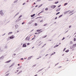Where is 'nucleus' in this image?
I'll use <instances>...</instances> for the list:
<instances>
[{"mask_svg":"<svg viewBox=\"0 0 76 76\" xmlns=\"http://www.w3.org/2000/svg\"><path fill=\"white\" fill-rule=\"evenodd\" d=\"M35 14H34L33 15H31V17H34V16H35Z\"/></svg>","mask_w":76,"mask_h":76,"instance_id":"nucleus-13","label":"nucleus"},{"mask_svg":"<svg viewBox=\"0 0 76 76\" xmlns=\"http://www.w3.org/2000/svg\"><path fill=\"white\" fill-rule=\"evenodd\" d=\"M72 12H73V11H71L70 12V13H72Z\"/></svg>","mask_w":76,"mask_h":76,"instance_id":"nucleus-26","label":"nucleus"},{"mask_svg":"<svg viewBox=\"0 0 76 76\" xmlns=\"http://www.w3.org/2000/svg\"><path fill=\"white\" fill-rule=\"evenodd\" d=\"M19 72L17 74V75H19Z\"/></svg>","mask_w":76,"mask_h":76,"instance_id":"nucleus-57","label":"nucleus"},{"mask_svg":"<svg viewBox=\"0 0 76 76\" xmlns=\"http://www.w3.org/2000/svg\"><path fill=\"white\" fill-rule=\"evenodd\" d=\"M15 38V37H13V36H11L10 37H9L8 38V40H10V39H13V38Z\"/></svg>","mask_w":76,"mask_h":76,"instance_id":"nucleus-2","label":"nucleus"},{"mask_svg":"<svg viewBox=\"0 0 76 76\" xmlns=\"http://www.w3.org/2000/svg\"><path fill=\"white\" fill-rule=\"evenodd\" d=\"M58 45H56L55 46H54V47H53V48H56V47H58Z\"/></svg>","mask_w":76,"mask_h":76,"instance_id":"nucleus-14","label":"nucleus"},{"mask_svg":"<svg viewBox=\"0 0 76 76\" xmlns=\"http://www.w3.org/2000/svg\"><path fill=\"white\" fill-rule=\"evenodd\" d=\"M46 45V44H45L42 47H44V46H45V45Z\"/></svg>","mask_w":76,"mask_h":76,"instance_id":"nucleus-29","label":"nucleus"},{"mask_svg":"<svg viewBox=\"0 0 76 76\" xmlns=\"http://www.w3.org/2000/svg\"><path fill=\"white\" fill-rule=\"evenodd\" d=\"M41 0H37V1H40Z\"/></svg>","mask_w":76,"mask_h":76,"instance_id":"nucleus-50","label":"nucleus"},{"mask_svg":"<svg viewBox=\"0 0 76 76\" xmlns=\"http://www.w3.org/2000/svg\"><path fill=\"white\" fill-rule=\"evenodd\" d=\"M42 32V31H39V32H38V34H41V32Z\"/></svg>","mask_w":76,"mask_h":76,"instance_id":"nucleus-16","label":"nucleus"},{"mask_svg":"<svg viewBox=\"0 0 76 76\" xmlns=\"http://www.w3.org/2000/svg\"><path fill=\"white\" fill-rule=\"evenodd\" d=\"M29 2V1H28V0H27V2Z\"/></svg>","mask_w":76,"mask_h":76,"instance_id":"nucleus-62","label":"nucleus"},{"mask_svg":"<svg viewBox=\"0 0 76 76\" xmlns=\"http://www.w3.org/2000/svg\"><path fill=\"white\" fill-rule=\"evenodd\" d=\"M31 57H32V56H30L28 58V60H30V59L31 58Z\"/></svg>","mask_w":76,"mask_h":76,"instance_id":"nucleus-20","label":"nucleus"},{"mask_svg":"<svg viewBox=\"0 0 76 76\" xmlns=\"http://www.w3.org/2000/svg\"><path fill=\"white\" fill-rule=\"evenodd\" d=\"M76 38H74V41H76Z\"/></svg>","mask_w":76,"mask_h":76,"instance_id":"nucleus-28","label":"nucleus"},{"mask_svg":"<svg viewBox=\"0 0 76 76\" xmlns=\"http://www.w3.org/2000/svg\"><path fill=\"white\" fill-rule=\"evenodd\" d=\"M59 13H60V12H58L56 14V15H58V14H59Z\"/></svg>","mask_w":76,"mask_h":76,"instance_id":"nucleus-24","label":"nucleus"},{"mask_svg":"<svg viewBox=\"0 0 76 76\" xmlns=\"http://www.w3.org/2000/svg\"><path fill=\"white\" fill-rule=\"evenodd\" d=\"M42 21H43V20H41L40 21V22H42Z\"/></svg>","mask_w":76,"mask_h":76,"instance_id":"nucleus-48","label":"nucleus"},{"mask_svg":"<svg viewBox=\"0 0 76 76\" xmlns=\"http://www.w3.org/2000/svg\"><path fill=\"white\" fill-rule=\"evenodd\" d=\"M25 4V3H23V5H24V4Z\"/></svg>","mask_w":76,"mask_h":76,"instance_id":"nucleus-54","label":"nucleus"},{"mask_svg":"<svg viewBox=\"0 0 76 76\" xmlns=\"http://www.w3.org/2000/svg\"><path fill=\"white\" fill-rule=\"evenodd\" d=\"M58 3V1L56 2H55V4H57V3Z\"/></svg>","mask_w":76,"mask_h":76,"instance_id":"nucleus-30","label":"nucleus"},{"mask_svg":"<svg viewBox=\"0 0 76 76\" xmlns=\"http://www.w3.org/2000/svg\"><path fill=\"white\" fill-rule=\"evenodd\" d=\"M76 44H73L72 46V48H75V47H76Z\"/></svg>","mask_w":76,"mask_h":76,"instance_id":"nucleus-6","label":"nucleus"},{"mask_svg":"<svg viewBox=\"0 0 76 76\" xmlns=\"http://www.w3.org/2000/svg\"><path fill=\"white\" fill-rule=\"evenodd\" d=\"M29 39H30V37H27L25 39V40L26 41H27V40H28V41H29Z\"/></svg>","mask_w":76,"mask_h":76,"instance_id":"nucleus-3","label":"nucleus"},{"mask_svg":"<svg viewBox=\"0 0 76 76\" xmlns=\"http://www.w3.org/2000/svg\"><path fill=\"white\" fill-rule=\"evenodd\" d=\"M65 50H66V48H64L63 50V51H64Z\"/></svg>","mask_w":76,"mask_h":76,"instance_id":"nucleus-39","label":"nucleus"},{"mask_svg":"<svg viewBox=\"0 0 76 76\" xmlns=\"http://www.w3.org/2000/svg\"><path fill=\"white\" fill-rule=\"evenodd\" d=\"M27 45H29V43H28L27 44Z\"/></svg>","mask_w":76,"mask_h":76,"instance_id":"nucleus-45","label":"nucleus"},{"mask_svg":"<svg viewBox=\"0 0 76 76\" xmlns=\"http://www.w3.org/2000/svg\"><path fill=\"white\" fill-rule=\"evenodd\" d=\"M42 6V4H41L40 5L39 7H41Z\"/></svg>","mask_w":76,"mask_h":76,"instance_id":"nucleus-40","label":"nucleus"},{"mask_svg":"<svg viewBox=\"0 0 76 76\" xmlns=\"http://www.w3.org/2000/svg\"><path fill=\"white\" fill-rule=\"evenodd\" d=\"M35 26H37V23H35Z\"/></svg>","mask_w":76,"mask_h":76,"instance_id":"nucleus-35","label":"nucleus"},{"mask_svg":"<svg viewBox=\"0 0 76 76\" xmlns=\"http://www.w3.org/2000/svg\"><path fill=\"white\" fill-rule=\"evenodd\" d=\"M19 21V20H18L16 21V22H18Z\"/></svg>","mask_w":76,"mask_h":76,"instance_id":"nucleus-25","label":"nucleus"},{"mask_svg":"<svg viewBox=\"0 0 76 76\" xmlns=\"http://www.w3.org/2000/svg\"><path fill=\"white\" fill-rule=\"evenodd\" d=\"M8 35H10V33H9Z\"/></svg>","mask_w":76,"mask_h":76,"instance_id":"nucleus-63","label":"nucleus"},{"mask_svg":"<svg viewBox=\"0 0 76 76\" xmlns=\"http://www.w3.org/2000/svg\"><path fill=\"white\" fill-rule=\"evenodd\" d=\"M1 50V49L0 48V52H1V51H3V50Z\"/></svg>","mask_w":76,"mask_h":76,"instance_id":"nucleus-44","label":"nucleus"},{"mask_svg":"<svg viewBox=\"0 0 76 76\" xmlns=\"http://www.w3.org/2000/svg\"><path fill=\"white\" fill-rule=\"evenodd\" d=\"M19 32V30L17 31V32Z\"/></svg>","mask_w":76,"mask_h":76,"instance_id":"nucleus-56","label":"nucleus"},{"mask_svg":"<svg viewBox=\"0 0 76 76\" xmlns=\"http://www.w3.org/2000/svg\"><path fill=\"white\" fill-rule=\"evenodd\" d=\"M26 45L25 44H23V47H26Z\"/></svg>","mask_w":76,"mask_h":76,"instance_id":"nucleus-7","label":"nucleus"},{"mask_svg":"<svg viewBox=\"0 0 76 76\" xmlns=\"http://www.w3.org/2000/svg\"><path fill=\"white\" fill-rule=\"evenodd\" d=\"M56 7V5H53L51 7V8H52V9H54L55 7Z\"/></svg>","mask_w":76,"mask_h":76,"instance_id":"nucleus-4","label":"nucleus"},{"mask_svg":"<svg viewBox=\"0 0 76 76\" xmlns=\"http://www.w3.org/2000/svg\"><path fill=\"white\" fill-rule=\"evenodd\" d=\"M19 12H18L17 13L16 15L15 16H15H17V15H19Z\"/></svg>","mask_w":76,"mask_h":76,"instance_id":"nucleus-19","label":"nucleus"},{"mask_svg":"<svg viewBox=\"0 0 76 76\" xmlns=\"http://www.w3.org/2000/svg\"><path fill=\"white\" fill-rule=\"evenodd\" d=\"M25 23V22H23V23H22V25H23Z\"/></svg>","mask_w":76,"mask_h":76,"instance_id":"nucleus-36","label":"nucleus"},{"mask_svg":"<svg viewBox=\"0 0 76 76\" xmlns=\"http://www.w3.org/2000/svg\"><path fill=\"white\" fill-rule=\"evenodd\" d=\"M18 1V0H15L14 2V3H17V2Z\"/></svg>","mask_w":76,"mask_h":76,"instance_id":"nucleus-11","label":"nucleus"},{"mask_svg":"<svg viewBox=\"0 0 76 76\" xmlns=\"http://www.w3.org/2000/svg\"><path fill=\"white\" fill-rule=\"evenodd\" d=\"M36 4V3H35V2H34V4Z\"/></svg>","mask_w":76,"mask_h":76,"instance_id":"nucleus-60","label":"nucleus"},{"mask_svg":"<svg viewBox=\"0 0 76 76\" xmlns=\"http://www.w3.org/2000/svg\"><path fill=\"white\" fill-rule=\"evenodd\" d=\"M21 60H23V58H21Z\"/></svg>","mask_w":76,"mask_h":76,"instance_id":"nucleus-52","label":"nucleus"},{"mask_svg":"<svg viewBox=\"0 0 76 76\" xmlns=\"http://www.w3.org/2000/svg\"><path fill=\"white\" fill-rule=\"evenodd\" d=\"M9 75V73L7 74L6 75V76H8Z\"/></svg>","mask_w":76,"mask_h":76,"instance_id":"nucleus-34","label":"nucleus"},{"mask_svg":"<svg viewBox=\"0 0 76 76\" xmlns=\"http://www.w3.org/2000/svg\"><path fill=\"white\" fill-rule=\"evenodd\" d=\"M47 25V24H44L43 26H46V25Z\"/></svg>","mask_w":76,"mask_h":76,"instance_id":"nucleus-33","label":"nucleus"},{"mask_svg":"<svg viewBox=\"0 0 76 76\" xmlns=\"http://www.w3.org/2000/svg\"><path fill=\"white\" fill-rule=\"evenodd\" d=\"M48 9L47 8H46L45 9V10H48Z\"/></svg>","mask_w":76,"mask_h":76,"instance_id":"nucleus-31","label":"nucleus"},{"mask_svg":"<svg viewBox=\"0 0 76 76\" xmlns=\"http://www.w3.org/2000/svg\"><path fill=\"white\" fill-rule=\"evenodd\" d=\"M10 61H11V60L6 61L5 63H9Z\"/></svg>","mask_w":76,"mask_h":76,"instance_id":"nucleus-10","label":"nucleus"},{"mask_svg":"<svg viewBox=\"0 0 76 76\" xmlns=\"http://www.w3.org/2000/svg\"><path fill=\"white\" fill-rule=\"evenodd\" d=\"M57 19V17H56L55 18V19Z\"/></svg>","mask_w":76,"mask_h":76,"instance_id":"nucleus-41","label":"nucleus"},{"mask_svg":"<svg viewBox=\"0 0 76 76\" xmlns=\"http://www.w3.org/2000/svg\"><path fill=\"white\" fill-rule=\"evenodd\" d=\"M14 56H16V54L14 53Z\"/></svg>","mask_w":76,"mask_h":76,"instance_id":"nucleus-53","label":"nucleus"},{"mask_svg":"<svg viewBox=\"0 0 76 76\" xmlns=\"http://www.w3.org/2000/svg\"><path fill=\"white\" fill-rule=\"evenodd\" d=\"M0 14L1 16H4V13L3 12V10H1L0 11Z\"/></svg>","mask_w":76,"mask_h":76,"instance_id":"nucleus-1","label":"nucleus"},{"mask_svg":"<svg viewBox=\"0 0 76 76\" xmlns=\"http://www.w3.org/2000/svg\"><path fill=\"white\" fill-rule=\"evenodd\" d=\"M69 50H66L65 51V52L66 53H68V52H69Z\"/></svg>","mask_w":76,"mask_h":76,"instance_id":"nucleus-21","label":"nucleus"},{"mask_svg":"<svg viewBox=\"0 0 76 76\" xmlns=\"http://www.w3.org/2000/svg\"><path fill=\"white\" fill-rule=\"evenodd\" d=\"M7 48V45H6L5 46V48Z\"/></svg>","mask_w":76,"mask_h":76,"instance_id":"nucleus-18","label":"nucleus"},{"mask_svg":"<svg viewBox=\"0 0 76 76\" xmlns=\"http://www.w3.org/2000/svg\"><path fill=\"white\" fill-rule=\"evenodd\" d=\"M18 66H19V64H18Z\"/></svg>","mask_w":76,"mask_h":76,"instance_id":"nucleus-64","label":"nucleus"},{"mask_svg":"<svg viewBox=\"0 0 76 76\" xmlns=\"http://www.w3.org/2000/svg\"><path fill=\"white\" fill-rule=\"evenodd\" d=\"M4 56H2L0 57V60H2V59H3V58H4Z\"/></svg>","mask_w":76,"mask_h":76,"instance_id":"nucleus-5","label":"nucleus"},{"mask_svg":"<svg viewBox=\"0 0 76 76\" xmlns=\"http://www.w3.org/2000/svg\"><path fill=\"white\" fill-rule=\"evenodd\" d=\"M35 39V37H34L32 39V40H33V39Z\"/></svg>","mask_w":76,"mask_h":76,"instance_id":"nucleus-38","label":"nucleus"},{"mask_svg":"<svg viewBox=\"0 0 76 76\" xmlns=\"http://www.w3.org/2000/svg\"><path fill=\"white\" fill-rule=\"evenodd\" d=\"M19 72V70H17V72H16L15 73H17V72Z\"/></svg>","mask_w":76,"mask_h":76,"instance_id":"nucleus-32","label":"nucleus"},{"mask_svg":"<svg viewBox=\"0 0 76 76\" xmlns=\"http://www.w3.org/2000/svg\"><path fill=\"white\" fill-rule=\"evenodd\" d=\"M47 37V35L45 36V37H43V38H45V37Z\"/></svg>","mask_w":76,"mask_h":76,"instance_id":"nucleus-42","label":"nucleus"},{"mask_svg":"<svg viewBox=\"0 0 76 76\" xmlns=\"http://www.w3.org/2000/svg\"><path fill=\"white\" fill-rule=\"evenodd\" d=\"M19 26L18 25H15V27L16 28H18Z\"/></svg>","mask_w":76,"mask_h":76,"instance_id":"nucleus-12","label":"nucleus"},{"mask_svg":"<svg viewBox=\"0 0 76 76\" xmlns=\"http://www.w3.org/2000/svg\"><path fill=\"white\" fill-rule=\"evenodd\" d=\"M68 3H65L64 4V6H66V5H67Z\"/></svg>","mask_w":76,"mask_h":76,"instance_id":"nucleus-22","label":"nucleus"},{"mask_svg":"<svg viewBox=\"0 0 76 76\" xmlns=\"http://www.w3.org/2000/svg\"><path fill=\"white\" fill-rule=\"evenodd\" d=\"M42 30V29H41L40 30H37V32H39L40 31H41Z\"/></svg>","mask_w":76,"mask_h":76,"instance_id":"nucleus-15","label":"nucleus"},{"mask_svg":"<svg viewBox=\"0 0 76 76\" xmlns=\"http://www.w3.org/2000/svg\"><path fill=\"white\" fill-rule=\"evenodd\" d=\"M56 54V52H54L53 53H52L51 55V56H52V55H54V54Z\"/></svg>","mask_w":76,"mask_h":76,"instance_id":"nucleus-23","label":"nucleus"},{"mask_svg":"<svg viewBox=\"0 0 76 76\" xmlns=\"http://www.w3.org/2000/svg\"><path fill=\"white\" fill-rule=\"evenodd\" d=\"M43 12H44V11H42L40 12L38 14V15H39L41 13H42Z\"/></svg>","mask_w":76,"mask_h":76,"instance_id":"nucleus-17","label":"nucleus"},{"mask_svg":"<svg viewBox=\"0 0 76 76\" xmlns=\"http://www.w3.org/2000/svg\"><path fill=\"white\" fill-rule=\"evenodd\" d=\"M61 17H62V15H61L59 16L58 17V18H61Z\"/></svg>","mask_w":76,"mask_h":76,"instance_id":"nucleus-27","label":"nucleus"},{"mask_svg":"<svg viewBox=\"0 0 76 76\" xmlns=\"http://www.w3.org/2000/svg\"><path fill=\"white\" fill-rule=\"evenodd\" d=\"M60 9H61L60 8H58L56 10V12H58V11H60Z\"/></svg>","mask_w":76,"mask_h":76,"instance_id":"nucleus-8","label":"nucleus"},{"mask_svg":"<svg viewBox=\"0 0 76 76\" xmlns=\"http://www.w3.org/2000/svg\"><path fill=\"white\" fill-rule=\"evenodd\" d=\"M65 39L64 37L62 39V40H63Z\"/></svg>","mask_w":76,"mask_h":76,"instance_id":"nucleus-47","label":"nucleus"},{"mask_svg":"<svg viewBox=\"0 0 76 76\" xmlns=\"http://www.w3.org/2000/svg\"><path fill=\"white\" fill-rule=\"evenodd\" d=\"M34 48V47H33V48Z\"/></svg>","mask_w":76,"mask_h":76,"instance_id":"nucleus-61","label":"nucleus"},{"mask_svg":"<svg viewBox=\"0 0 76 76\" xmlns=\"http://www.w3.org/2000/svg\"><path fill=\"white\" fill-rule=\"evenodd\" d=\"M10 34H12L13 33L12 32H9Z\"/></svg>","mask_w":76,"mask_h":76,"instance_id":"nucleus-37","label":"nucleus"},{"mask_svg":"<svg viewBox=\"0 0 76 76\" xmlns=\"http://www.w3.org/2000/svg\"><path fill=\"white\" fill-rule=\"evenodd\" d=\"M38 7V5H37L35 6V7Z\"/></svg>","mask_w":76,"mask_h":76,"instance_id":"nucleus-51","label":"nucleus"},{"mask_svg":"<svg viewBox=\"0 0 76 76\" xmlns=\"http://www.w3.org/2000/svg\"><path fill=\"white\" fill-rule=\"evenodd\" d=\"M14 64H14V63H13L10 66H9V68H10L11 67H12V66H13Z\"/></svg>","mask_w":76,"mask_h":76,"instance_id":"nucleus-9","label":"nucleus"},{"mask_svg":"<svg viewBox=\"0 0 76 76\" xmlns=\"http://www.w3.org/2000/svg\"><path fill=\"white\" fill-rule=\"evenodd\" d=\"M61 6V5H59L58 6V7H60V6Z\"/></svg>","mask_w":76,"mask_h":76,"instance_id":"nucleus-43","label":"nucleus"},{"mask_svg":"<svg viewBox=\"0 0 76 76\" xmlns=\"http://www.w3.org/2000/svg\"><path fill=\"white\" fill-rule=\"evenodd\" d=\"M35 34H37V33H35Z\"/></svg>","mask_w":76,"mask_h":76,"instance_id":"nucleus-59","label":"nucleus"},{"mask_svg":"<svg viewBox=\"0 0 76 76\" xmlns=\"http://www.w3.org/2000/svg\"><path fill=\"white\" fill-rule=\"evenodd\" d=\"M21 17H22V15H21L19 16V18H21Z\"/></svg>","mask_w":76,"mask_h":76,"instance_id":"nucleus-55","label":"nucleus"},{"mask_svg":"<svg viewBox=\"0 0 76 76\" xmlns=\"http://www.w3.org/2000/svg\"><path fill=\"white\" fill-rule=\"evenodd\" d=\"M71 27H72V26H69V28H71Z\"/></svg>","mask_w":76,"mask_h":76,"instance_id":"nucleus-46","label":"nucleus"},{"mask_svg":"<svg viewBox=\"0 0 76 76\" xmlns=\"http://www.w3.org/2000/svg\"><path fill=\"white\" fill-rule=\"evenodd\" d=\"M72 43V41H71L70 42V43Z\"/></svg>","mask_w":76,"mask_h":76,"instance_id":"nucleus-58","label":"nucleus"},{"mask_svg":"<svg viewBox=\"0 0 76 76\" xmlns=\"http://www.w3.org/2000/svg\"><path fill=\"white\" fill-rule=\"evenodd\" d=\"M4 35H6V34H4L2 35V36H4Z\"/></svg>","mask_w":76,"mask_h":76,"instance_id":"nucleus-49","label":"nucleus"}]
</instances>
